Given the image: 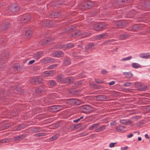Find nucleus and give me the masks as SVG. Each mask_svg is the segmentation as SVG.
Instances as JSON below:
<instances>
[{
	"label": "nucleus",
	"mask_w": 150,
	"mask_h": 150,
	"mask_svg": "<svg viewBox=\"0 0 150 150\" xmlns=\"http://www.w3.org/2000/svg\"><path fill=\"white\" fill-rule=\"evenodd\" d=\"M9 53L8 52L4 53L2 54L1 59L2 60L5 61L6 59L9 58Z\"/></svg>",
	"instance_id": "nucleus-22"
},
{
	"label": "nucleus",
	"mask_w": 150,
	"mask_h": 150,
	"mask_svg": "<svg viewBox=\"0 0 150 150\" xmlns=\"http://www.w3.org/2000/svg\"><path fill=\"white\" fill-rule=\"evenodd\" d=\"M131 83H130L127 82L125 83L124 84V85L125 86L128 87L130 86V84Z\"/></svg>",
	"instance_id": "nucleus-63"
},
{
	"label": "nucleus",
	"mask_w": 150,
	"mask_h": 150,
	"mask_svg": "<svg viewBox=\"0 0 150 150\" xmlns=\"http://www.w3.org/2000/svg\"><path fill=\"white\" fill-rule=\"evenodd\" d=\"M61 14V13L58 11H53L50 14V17L52 18H55L58 17Z\"/></svg>",
	"instance_id": "nucleus-15"
},
{
	"label": "nucleus",
	"mask_w": 150,
	"mask_h": 150,
	"mask_svg": "<svg viewBox=\"0 0 150 150\" xmlns=\"http://www.w3.org/2000/svg\"><path fill=\"white\" fill-rule=\"evenodd\" d=\"M25 126L23 124H21L15 127L14 128L15 131H19L20 130L25 128Z\"/></svg>",
	"instance_id": "nucleus-25"
},
{
	"label": "nucleus",
	"mask_w": 150,
	"mask_h": 150,
	"mask_svg": "<svg viewBox=\"0 0 150 150\" xmlns=\"http://www.w3.org/2000/svg\"><path fill=\"white\" fill-rule=\"evenodd\" d=\"M132 30L134 31L135 30H136L138 28V27L137 25L132 26Z\"/></svg>",
	"instance_id": "nucleus-61"
},
{
	"label": "nucleus",
	"mask_w": 150,
	"mask_h": 150,
	"mask_svg": "<svg viewBox=\"0 0 150 150\" xmlns=\"http://www.w3.org/2000/svg\"><path fill=\"white\" fill-rule=\"evenodd\" d=\"M45 22H46L45 23V25L47 27H50L51 26V22L50 21H45Z\"/></svg>",
	"instance_id": "nucleus-48"
},
{
	"label": "nucleus",
	"mask_w": 150,
	"mask_h": 150,
	"mask_svg": "<svg viewBox=\"0 0 150 150\" xmlns=\"http://www.w3.org/2000/svg\"><path fill=\"white\" fill-rule=\"evenodd\" d=\"M105 26H106V25H105L104 24L100 23L94 25L93 28L95 30L99 31L102 30L104 27H105Z\"/></svg>",
	"instance_id": "nucleus-10"
},
{
	"label": "nucleus",
	"mask_w": 150,
	"mask_h": 150,
	"mask_svg": "<svg viewBox=\"0 0 150 150\" xmlns=\"http://www.w3.org/2000/svg\"><path fill=\"white\" fill-rule=\"evenodd\" d=\"M129 37L128 35L127 34H122L120 36V39L124 40L128 38Z\"/></svg>",
	"instance_id": "nucleus-34"
},
{
	"label": "nucleus",
	"mask_w": 150,
	"mask_h": 150,
	"mask_svg": "<svg viewBox=\"0 0 150 150\" xmlns=\"http://www.w3.org/2000/svg\"><path fill=\"white\" fill-rule=\"evenodd\" d=\"M120 123L124 125H127V123L129 124H132L131 125H132L133 124L132 123L131 121H129V120H120Z\"/></svg>",
	"instance_id": "nucleus-21"
},
{
	"label": "nucleus",
	"mask_w": 150,
	"mask_h": 150,
	"mask_svg": "<svg viewBox=\"0 0 150 150\" xmlns=\"http://www.w3.org/2000/svg\"><path fill=\"white\" fill-rule=\"evenodd\" d=\"M5 62L1 60L0 62V69H2L5 67Z\"/></svg>",
	"instance_id": "nucleus-42"
},
{
	"label": "nucleus",
	"mask_w": 150,
	"mask_h": 150,
	"mask_svg": "<svg viewBox=\"0 0 150 150\" xmlns=\"http://www.w3.org/2000/svg\"><path fill=\"white\" fill-rule=\"evenodd\" d=\"M42 54L43 52H38L34 55V58L38 60L41 57Z\"/></svg>",
	"instance_id": "nucleus-23"
},
{
	"label": "nucleus",
	"mask_w": 150,
	"mask_h": 150,
	"mask_svg": "<svg viewBox=\"0 0 150 150\" xmlns=\"http://www.w3.org/2000/svg\"><path fill=\"white\" fill-rule=\"evenodd\" d=\"M74 47V44L70 43L67 44V45H64V47H65V50H67L69 48H72Z\"/></svg>",
	"instance_id": "nucleus-27"
},
{
	"label": "nucleus",
	"mask_w": 150,
	"mask_h": 150,
	"mask_svg": "<svg viewBox=\"0 0 150 150\" xmlns=\"http://www.w3.org/2000/svg\"><path fill=\"white\" fill-rule=\"evenodd\" d=\"M65 83H70L73 81V79L71 77L65 78Z\"/></svg>",
	"instance_id": "nucleus-30"
},
{
	"label": "nucleus",
	"mask_w": 150,
	"mask_h": 150,
	"mask_svg": "<svg viewBox=\"0 0 150 150\" xmlns=\"http://www.w3.org/2000/svg\"><path fill=\"white\" fill-rule=\"evenodd\" d=\"M113 40H108V41H106L104 42H103V45H106L108 44H110V42L111 41H112Z\"/></svg>",
	"instance_id": "nucleus-53"
},
{
	"label": "nucleus",
	"mask_w": 150,
	"mask_h": 150,
	"mask_svg": "<svg viewBox=\"0 0 150 150\" xmlns=\"http://www.w3.org/2000/svg\"><path fill=\"white\" fill-rule=\"evenodd\" d=\"M57 66V64H54L53 65H51L50 66L48 67V69H52L54 67H56Z\"/></svg>",
	"instance_id": "nucleus-51"
},
{
	"label": "nucleus",
	"mask_w": 150,
	"mask_h": 150,
	"mask_svg": "<svg viewBox=\"0 0 150 150\" xmlns=\"http://www.w3.org/2000/svg\"><path fill=\"white\" fill-rule=\"evenodd\" d=\"M10 126L8 124H4L3 126L4 129H6L8 128Z\"/></svg>",
	"instance_id": "nucleus-58"
},
{
	"label": "nucleus",
	"mask_w": 150,
	"mask_h": 150,
	"mask_svg": "<svg viewBox=\"0 0 150 150\" xmlns=\"http://www.w3.org/2000/svg\"><path fill=\"white\" fill-rule=\"evenodd\" d=\"M33 31L30 30H26L25 32V35L28 38H30L32 36Z\"/></svg>",
	"instance_id": "nucleus-24"
},
{
	"label": "nucleus",
	"mask_w": 150,
	"mask_h": 150,
	"mask_svg": "<svg viewBox=\"0 0 150 150\" xmlns=\"http://www.w3.org/2000/svg\"><path fill=\"white\" fill-rule=\"evenodd\" d=\"M130 0H117V5L119 6L124 5L126 4L129 2Z\"/></svg>",
	"instance_id": "nucleus-17"
},
{
	"label": "nucleus",
	"mask_w": 150,
	"mask_h": 150,
	"mask_svg": "<svg viewBox=\"0 0 150 150\" xmlns=\"http://www.w3.org/2000/svg\"><path fill=\"white\" fill-rule=\"evenodd\" d=\"M40 131V127H35L32 130V132L33 133L38 132Z\"/></svg>",
	"instance_id": "nucleus-36"
},
{
	"label": "nucleus",
	"mask_w": 150,
	"mask_h": 150,
	"mask_svg": "<svg viewBox=\"0 0 150 150\" xmlns=\"http://www.w3.org/2000/svg\"><path fill=\"white\" fill-rule=\"evenodd\" d=\"M98 123L94 124L93 125L90 127L89 129L90 130H93L94 128H97L98 127Z\"/></svg>",
	"instance_id": "nucleus-39"
},
{
	"label": "nucleus",
	"mask_w": 150,
	"mask_h": 150,
	"mask_svg": "<svg viewBox=\"0 0 150 150\" xmlns=\"http://www.w3.org/2000/svg\"><path fill=\"white\" fill-rule=\"evenodd\" d=\"M108 35L106 33H104L102 34H100L97 35L95 37V38L96 40H101L104 39L108 36Z\"/></svg>",
	"instance_id": "nucleus-13"
},
{
	"label": "nucleus",
	"mask_w": 150,
	"mask_h": 150,
	"mask_svg": "<svg viewBox=\"0 0 150 150\" xmlns=\"http://www.w3.org/2000/svg\"><path fill=\"white\" fill-rule=\"evenodd\" d=\"M73 55L74 57H77V59H80L81 57L80 56H79L78 55V54L74 52L73 53Z\"/></svg>",
	"instance_id": "nucleus-57"
},
{
	"label": "nucleus",
	"mask_w": 150,
	"mask_h": 150,
	"mask_svg": "<svg viewBox=\"0 0 150 150\" xmlns=\"http://www.w3.org/2000/svg\"><path fill=\"white\" fill-rule=\"evenodd\" d=\"M55 73L56 71L54 70L46 71L42 73V76L44 77L52 76Z\"/></svg>",
	"instance_id": "nucleus-9"
},
{
	"label": "nucleus",
	"mask_w": 150,
	"mask_h": 150,
	"mask_svg": "<svg viewBox=\"0 0 150 150\" xmlns=\"http://www.w3.org/2000/svg\"><path fill=\"white\" fill-rule=\"evenodd\" d=\"M82 34V33H81L80 31H79L77 32H76L74 34H71V36L73 37H76L77 36H79Z\"/></svg>",
	"instance_id": "nucleus-38"
},
{
	"label": "nucleus",
	"mask_w": 150,
	"mask_h": 150,
	"mask_svg": "<svg viewBox=\"0 0 150 150\" xmlns=\"http://www.w3.org/2000/svg\"><path fill=\"white\" fill-rule=\"evenodd\" d=\"M57 47L59 49H62L63 50H65V47H64V45L62 44L58 45L57 46Z\"/></svg>",
	"instance_id": "nucleus-49"
},
{
	"label": "nucleus",
	"mask_w": 150,
	"mask_h": 150,
	"mask_svg": "<svg viewBox=\"0 0 150 150\" xmlns=\"http://www.w3.org/2000/svg\"><path fill=\"white\" fill-rule=\"evenodd\" d=\"M8 141V139H4L1 140H0L1 143H5L7 142Z\"/></svg>",
	"instance_id": "nucleus-59"
},
{
	"label": "nucleus",
	"mask_w": 150,
	"mask_h": 150,
	"mask_svg": "<svg viewBox=\"0 0 150 150\" xmlns=\"http://www.w3.org/2000/svg\"><path fill=\"white\" fill-rule=\"evenodd\" d=\"M11 25V23L8 22L2 23L0 25V30L4 31L10 28Z\"/></svg>",
	"instance_id": "nucleus-8"
},
{
	"label": "nucleus",
	"mask_w": 150,
	"mask_h": 150,
	"mask_svg": "<svg viewBox=\"0 0 150 150\" xmlns=\"http://www.w3.org/2000/svg\"><path fill=\"white\" fill-rule=\"evenodd\" d=\"M97 100L105 101L108 100L110 99L109 96H106L104 95H99L94 97Z\"/></svg>",
	"instance_id": "nucleus-5"
},
{
	"label": "nucleus",
	"mask_w": 150,
	"mask_h": 150,
	"mask_svg": "<svg viewBox=\"0 0 150 150\" xmlns=\"http://www.w3.org/2000/svg\"><path fill=\"white\" fill-rule=\"evenodd\" d=\"M46 134L45 133H40L37 134V135L38 137L44 136Z\"/></svg>",
	"instance_id": "nucleus-56"
},
{
	"label": "nucleus",
	"mask_w": 150,
	"mask_h": 150,
	"mask_svg": "<svg viewBox=\"0 0 150 150\" xmlns=\"http://www.w3.org/2000/svg\"><path fill=\"white\" fill-rule=\"evenodd\" d=\"M32 16L29 13H26L18 18V23H25L29 22L31 19Z\"/></svg>",
	"instance_id": "nucleus-1"
},
{
	"label": "nucleus",
	"mask_w": 150,
	"mask_h": 150,
	"mask_svg": "<svg viewBox=\"0 0 150 150\" xmlns=\"http://www.w3.org/2000/svg\"><path fill=\"white\" fill-rule=\"evenodd\" d=\"M25 137V136L24 134L15 136L14 137V140L15 141H20L23 139Z\"/></svg>",
	"instance_id": "nucleus-20"
},
{
	"label": "nucleus",
	"mask_w": 150,
	"mask_h": 150,
	"mask_svg": "<svg viewBox=\"0 0 150 150\" xmlns=\"http://www.w3.org/2000/svg\"><path fill=\"white\" fill-rule=\"evenodd\" d=\"M71 91H72L71 92V93L73 95H77L79 94L77 90H72Z\"/></svg>",
	"instance_id": "nucleus-50"
},
{
	"label": "nucleus",
	"mask_w": 150,
	"mask_h": 150,
	"mask_svg": "<svg viewBox=\"0 0 150 150\" xmlns=\"http://www.w3.org/2000/svg\"><path fill=\"white\" fill-rule=\"evenodd\" d=\"M64 63L65 65H69L71 63L70 59L69 58L66 59L64 61Z\"/></svg>",
	"instance_id": "nucleus-35"
},
{
	"label": "nucleus",
	"mask_w": 150,
	"mask_h": 150,
	"mask_svg": "<svg viewBox=\"0 0 150 150\" xmlns=\"http://www.w3.org/2000/svg\"><path fill=\"white\" fill-rule=\"evenodd\" d=\"M7 89H5L4 91H3L2 93L3 94L4 96L6 95V94L8 93V91H7L6 90Z\"/></svg>",
	"instance_id": "nucleus-62"
},
{
	"label": "nucleus",
	"mask_w": 150,
	"mask_h": 150,
	"mask_svg": "<svg viewBox=\"0 0 150 150\" xmlns=\"http://www.w3.org/2000/svg\"><path fill=\"white\" fill-rule=\"evenodd\" d=\"M57 105L52 106L50 107V109L52 110V112H57Z\"/></svg>",
	"instance_id": "nucleus-40"
},
{
	"label": "nucleus",
	"mask_w": 150,
	"mask_h": 150,
	"mask_svg": "<svg viewBox=\"0 0 150 150\" xmlns=\"http://www.w3.org/2000/svg\"><path fill=\"white\" fill-rule=\"evenodd\" d=\"M125 128L124 126L120 125L116 127V130L117 131L121 132Z\"/></svg>",
	"instance_id": "nucleus-31"
},
{
	"label": "nucleus",
	"mask_w": 150,
	"mask_h": 150,
	"mask_svg": "<svg viewBox=\"0 0 150 150\" xmlns=\"http://www.w3.org/2000/svg\"><path fill=\"white\" fill-rule=\"evenodd\" d=\"M93 6V3L91 1L88 2L84 4H81L79 7V8L83 10L89 9L91 8Z\"/></svg>",
	"instance_id": "nucleus-4"
},
{
	"label": "nucleus",
	"mask_w": 150,
	"mask_h": 150,
	"mask_svg": "<svg viewBox=\"0 0 150 150\" xmlns=\"http://www.w3.org/2000/svg\"><path fill=\"white\" fill-rule=\"evenodd\" d=\"M35 93L38 94L41 93L43 91L41 89L40 87H38L35 89Z\"/></svg>",
	"instance_id": "nucleus-37"
},
{
	"label": "nucleus",
	"mask_w": 150,
	"mask_h": 150,
	"mask_svg": "<svg viewBox=\"0 0 150 150\" xmlns=\"http://www.w3.org/2000/svg\"><path fill=\"white\" fill-rule=\"evenodd\" d=\"M56 83V82L53 80H51L48 83V84L49 85L50 87H52L55 86Z\"/></svg>",
	"instance_id": "nucleus-29"
},
{
	"label": "nucleus",
	"mask_w": 150,
	"mask_h": 150,
	"mask_svg": "<svg viewBox=\"0 0 150 150\" xmlns=\"http://www.w3.org/2000/svg\"><path fill=\"white\" fill-rule=\"evenodd\" d=\"M105 129V126H103L100 127L99 128L97 129L96 130L97 132H100L102 130L104 129Z\"/></svg>",
	"instance_id": "nucleus-46"
},
{
	"label": "nucleus",
	"mask_w": 150,
	"mask_h": 150,
	"mask_svg": "<svg viewBox=\"0 0 150 150\" xmlns=\"http://www.w3.org/2000/svg\"><path fill=\"white\" fill-rule=\"evenodd\" d=\"M91 34V33L89 32H85L83 33V35L84 37H88Z\"/></svg>",
	"instance_id": "nucleus-52"
},
{
	"label": "nucleus",
	"mask_w": 150,
	"mask_h": 150,
	"mask_svg": "<svg viewBox=\"0 0 150 150\" xmlns=\"http://www.w3.org/2000/svg\"><path fill=\"white\" fill-rule=\"evenodd\" d=\"M133 67L135 68H137L140 67V65L137 63H133L132 64Z\"/></svg>",
	"instance_id": "nucleus-41"
},
{
	"label": "nucleus",
	"mask_w": 150,
	"mask_h": 150,
	"mask_svg": "<svg viewBox=\"0 0 150 150\" xmlns=\"http://www.w3.org/2000/svg\"><path fill=\"white\" fill-rule=\"evenodd\" d=\"M80 110L82 113L86 114L90 113L93 111V108L90 106L85 105L79 107Z\"/></svg>",
	"instance_id": "nucleus-2"
},
{
	"label": "nucleus",
	"mask_w": 150,
	"mask_h": 150,
	"mask_svg": "<svg viewBox=\"0 0 150 150\" xmlns=\"http://www.w3.org/2000/svg\"><path fill=\"white\" fill-rule=\"evenodd\" d=\"M114 28H123L125 26V22L124 21H114L112 23Z\"/></svg>",
	"instance_id": "nucleus-6"
},
{
	"label": "nucleus",
	"mask_w": 150,
	"mask_h": 150,
	"mask_svg": "<svg viewBox=\"0 0 150 150\" xmlns=\"http://www.w3.org/2000/svg\"><path fill=\"white\" fill-rule=\"evenodd\" d=\"M59 137V136L58 135H55L53 136L52 138L50 139V141H52L53 140H55L57 139Z\"/></svg>",
	"instance_id": "nucleus-44"
},
{
	"label": "nucleus",
	"mask_w": 150,
	"mask_h": 150,
	"mask_svg": "<svg viewBox=\"0 0 150 150\" xmlns=\"http://www.w3.org/2000/svg\"><path fill=\"white\" fill-rule=\"evenodd\" d=\"M20 7L18 5L16 4H14L11 5L8 7V11L13 13H15L16 12L19 10Z\"/></svg>",
	"instance_id": "nucleus-3"
},
{
	"label": "nucleus",
	"mask_w": 150,
	"mask_h": 150,
	"mask_svg": "<svg viewBox=\"0 0 150 150\" xmlns=\"http://www.w3.org/2000/svg\"><path fill=\"white\" fill-rule=\"evenodd\" d=\"M80 124H76L74 126V128L75 129H77L79 128L80 127Z\"/></svg>",
	"instance_id": "nucleus-64"
},
{
	"label": "nucleus",
	"mask_w": 150,
	"mask_h": 150,
	"mask_svg": "<svg viewBox=\"0 0 150 150\" xmlns=\"http://www.w3.org/2000/svg\"><path fill=\"white\" fill-rule=\"evenodd\" d=\"M140 57L141 58L148 59L150 58V55H149L147 53H142L140 55Z\"/></svg>",
	"instance_id": "nucleus-28"
},
{
	"label": "nucleus",
	"mask_w": 150,
	"mask_h": 150,
	"mask_svg": "<svg viewBox=\"0 0 150 150\" xmlns=\"http://www.w3.org/2000/svg\"><path fill=\"white\" fill-rule=\"evenodd\" d=\"M57 79L58 82L62 83H65V78L62 74L58 75L57 77Z\"/></svg>",
	"instance_id": "nucleus-12"
},
{
	"label": "nucleus",
	"mask_w": 150,
	"mask_h": 150,
	"mask_svg": "<svg viewBox=\"0 0 150 150\" xmlns=\"http://www.w3.org/2000/svg\"><path fill=\"white\" fill-rule=\"evenodd\" d=\"M67 103L71 105H78L81 103V102L76 99H70L67 100Z\"/></svg>",
	"instance_id": "nucleus-7"
},
{
	"label": "nucleus",
	"mask_w": 150,
	"mask_h": 150,
	"mask_svg": "<svg viewBox=\"0 0 150 150\" xmlns=\"http://www.w3.org/2000/svg\"><path fill=\"white\" fill-rule=\"evenodd\" d=\"M76 29V26H74L73 28H71L69 30V31L70 32H71L75 30Z\"/></svg>",
	"instance_id": "nucleus-55"
},
{
	"label": "nucleus",
	"mask_w": 150,
	"mask_h": 150,
	"mask_svg": "<svg viewBox=\"0 0 150 150\" xmlns=\"http://www.w3.org/2000/svg\"><path fill=\"white\" fill-rule=\"evenodd\" d=\"M42 81V79L41 78L38 76H36L31 79V83L33 85L35 84L36 83H41Z\"/></svg>",
	"instance_id": "nucleus-11"
},
{
	"label": "nucleus",
	"mask_w": 150,
	"mask_h": 150,
	"mask_svg": "<svg viewBox=\"0 0 150 150\" xmlns=\"http://www.w3.org/2000/svg\"><path fill=\"white\" fill-rule=\"evenodd\" d=\"M95 81L97 83H102L103 82V81L99 79H96Z\"/></svg>",
	"instance_id": "nucleus-60"
},
{
	"label": "nucleus",
	"mask_w": 150,
	"mask_h": 150,
	"mask_svg": "<svg viewBox=\"0 0 150 150\" xmlns=\"http://www.w3.org/2000/svg\"><path fill=\"white\" fill-rule=\"evenodd\" d=\"M108 6L109 8H113L114 7L117 6V5L116 3L115 4H113L112 3H110L108 4Z\"/></svg>",
	"instance_id": "nucleus-45"
},
{
	"label": "nucleus",
	"mask_w": 150,
	"mask_h": 150,
	"mask_svg": "<svg viewBox=\"0 0 150 150\" xmlns=\"http://www.w3.org/2000/svg\"><path fill=\"white\" fill-rule=\"evenodd\" d=\"M144 4L145 8L150 9V0H146Z\"/></svg>",
	"instance_id": "nucleus-26"
},
{
	"label": "nucleus",
	"mask_w": 150,
	"mask_h": 150,
	"mask_svg": "<svg viewBox=\"0 0 150 150\" xmlns=\"http://www.w3.org/2000/svg\"><path fill=\"white\" fill-rule=\"evenodd\" d=\"M52 55L54 57H63L64 55V53L61 51H56L53 53Z\"/></svg>",
	"instance_id": "nucleus-14"
},
{
	"label": "nucleus",
	"mask_w": 150,
	"mask_h": 150,
	"mask_svg": "<svg viewBox=\"0 0 150 150\" xmlns=\"http://www.w3.org/2000/svg\"><path fill=\"white\" fill-rule=\"evenodd\" d=\"M123 74L125 75L126 77L127 78H130L132 76V74L130 72H125L123 73Z\"/></svg>",
	"instance_id": "nucleus-33"
},
{
	"label": "nucleus",
	"mask_w": 150,
	"mask_h": 150,
	"mask_svg": "<svg viewBox=\"0 0 150 150\" xmlns=\"http://www.w3.org/2000/svg\"><path fill=\"white\" fill-rule=\"evenodd\" d=\"M42 61L44 63H48L51 62H54V59L50 57H46L43 59Z\"/></svg>",
	"instance_id": "nucleus-19"
},
{
	"label": "nucleus",
	"mask_w": 150,
	"mask_h": 150,
	"mask_svg": "<svg viewBox=\"0 0 150 150\" xmlns=\"http://www.w3.org/2000/svg\"><path fill=\"white\" fill-rule=\"evenodd\" d=\"M20 68V66L18 65L15 64L13 66V68L14 71H17Z\"/></svg>",
	"instance_id": "nucleus-43"
},
{
	"label": "nucleus",
	"mask_w": 150,
	"mask_h": 150,
	"mask_svg": "<svg viewBox=\"0 0 150 150\" xmlns=\"http://www.w3.org/2000/svg\"><path fill=\"white\" fill-rule=\"evenodd\" d=\"M144 123L143 121L139 122L137 123V126L139 127H141L143 125Z\"/></svg>",
	"instance_id": "nucleus-47"
},
{
	"label": "nucleus",
	"mask_w": 150,
	"mask_h": 150,
	"mask_svg": "<svg viewBox=\"0 0 150 150\" xmlns=\"http://www.w3.org/2000/svg\"><path fill=\"white\" fill-rule=\"evenodd\" d=\"M50 40H50V39H49L47 40H42L40 42V45H50L51 43V42H50Z\"/></svg>",
	"instance_id": "nucleus-18"
},
{
	"label": "nucleus",
	"mask_w": 150,
	"mask_h": 150,
	"mask_svg": "<svg viewBox=\"0 0 150 150\" xmlns=\"http://www.w3.org/2000/svg\"><path fill=\"white\" fill-rule=\"evenodd\" d=\"M95 46V43H90L87 46L86 48L88 49H92L94 48Z\"/></svg>",
	"instance_id": "nucleus-32"
},
{
	"label": "nucleus",
	"mask_w": 150,
	"mask_h": 150,
	"mask_svg": "<svg viewBox=\"0 0 150 150\" xmlns=\"http://www.w3.org/2000/svg\"><path fill=\"white\" fill-rule=\"evenodd\" d=\"M130 0H117V5L119 6L124 5L126 4L129 2Z\"/></svg>",
	"instance_id": "nucleus-16"
},
{
	"label": "nucleus",
	"mask_w": 150,
	"mask_h": 150,
	"mask_svg": "<svg viewBox=\"0 0 150 150\" xmlns=\"http://www.w3.org/2000/svg\"><path fill=\"white\" fill-rule=\"evenodd\" d=\"M39 87H40L41 89H42L43 91L45 90V86L43 84H41V85Z\"/></svg>",
	"instance_id": "nucleus-54"
}]
</instances>
